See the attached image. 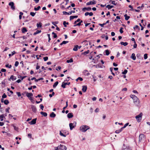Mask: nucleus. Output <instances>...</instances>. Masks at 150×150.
<instances>
[{
	"instance_id": "obj_41",
	"label": "nucleus",
	"mask_w": 150,
	"mask_h": 150,
	"mask_svg": "<svg viewBox=\"0 0 150 150\" xmlns=\"http://www.w3.org/2000/svg\"><path fill=\"white\" fill-rule=\"evenodd\" d=\"M111 2V3L115 5H116L117 4V3H115V1H112L110 0L109 1V2Z\"/></svg>"
},
{
	"instance_id": "obj_52",
	"label": "nucleus",
	"mask_w": 150,
	"mask_h": 150,
	"mask_svg": "<svg viewBox=\"0 0 150 150\" xmlns=\"http://www.w3.org/2000/svg\"><path fill=\"white\" fill-rule=\"evenodd\" d=\"M80 21V19H79V18H78V19H77V20L75 21L74 22V24H76L77 22H79Z\"/></svg>"
},
{
	"instance_id": "obj_49",
	"label": "nucleus",
	"mask_w": 150,
	"mask_h": 150,
	"mask_svg": "<svg viewBox=\"0 0 150 150\" xmlns=\"http://www.w3.org/2000/svg\"><path fill=\"white\" fill-rule=\"evenodd\" d=\"M35 13L33 12H31L30 13V15L33 17L34 16H35Z\"/></svg>"
},
{
	"instance_id": "obj_31",
	"label": "nucleus",
	"mask_w": 150,
	"mask_h": 150,
	"mask_svg": "<svg viewBox=\"0 0 150 150\" xmlns=\"http://www.w3.org/2000/svg\"><path fill=\"white\" fill-rule=\"evenodd\" d=\"M69 42L68 41H63L60 44V45H62L63 44H66L67 43H68V42Z\"/></svg>"
},
{
	"instance_id": "obj_43",
	"label": "nucleus",
	"mask_w": 150,
	"mask_h": 150,
	"mask_svg": "<svg viewBox=\"0 0 150 150\" xmlns=\"http://www.w3.org/2000/svg\"><path fill=\"white\" fill-rule=\"evenodd\" d=\"M110 70L111 72V74L114 76H115V74L112 72L113 68L112 67H110Z\"/></svg>"
},
{
	"instance_id": "obj_38",
	"label": "nucleus",
	"mask_w": 150,
	"mask_h": 150,
	"mask_svg": "<svg viewBox=\"0 0 150 150\" xmlns=\"http://www.w3.org/2000/svg\"><path fill=\"white\" fill-rule=\"evenodd\" d=\"M73 61V59L72 58L70 59L69 60H68L67 61V63L72 62Z\"/></svg>"
},
{
	"instance_id": "obj_51",
	"label": "nucleus",
	"mask_w": 150,
	"mask_h": 150,
	"mask_svg": "<svg viewBox=\"0 0 150 150\" xmlns=\"http://www.w3.org/2000/svg\"><path fill=\"white\" fill-rule=\"evenodd\" d=\"M19 64V62L18 61H17L15 62V66L16 67H17Z\"/></svg>"
},
{
	"instance_id": "obj_1",
	"label": "nucleus",
	"mask_w": 150,
	"mask_h": 150,
	"mask_svg": "<svg viewBox=\"0 0 150 150\" xmlns=\"http://www.w3.org/2000/svg\"><path fill=\"white\" fill-rule=\"evenodd\" d=\"M89 129L90 127L86 125H82L80 127V130L82 132H85Z\"/></svg>"
},
{
	"instance_id": "obj_47",
	"label": "nucleus",
	"mask_w": 150,
	"mask_h": 150,
	"mask_svg": "<svg viewBox=\"0 0 150 150\" xmlns=\"http://www.w3.org/2000/svg\"><path fill=\"white\" fill-rule=\"evenodd\" d=\"M43 79V78H41L38 79H35V82H38L40 80H42Z\"/></svg>"
},
{
	"instance_id": "obj_28",
	"label": "nucleus",
	"mask_w": 150,
	"mask_h": 150,
	"mask_svg": "<svg viewBox=\"0 0 150 150\" xmlns=\"http://www.w3.org/2000/svg\"><path fill=\"white\" fill-rule=\"evenodd\" d=\"M78 45H75L74 48H73V50L74 51H76L78 50Z\"/></svg>"
},
{
	"instance_id": "obj_15",
	"label": "nucleus",
	"mask_w": 150,
	"mask_h": 150,
	"mask_svg": "<svg viewBox=\"0 0 150 150\" xmlns=\"http://www.w3.org/2000/svg\"><path fill=\"white\" fill-rule=\"evenodd\" d=\"M110 54V52L109 50H105V52L103 53V54L104 55H108Z\"/></svg>"
},
{
	"instance_id": "obj_9",
	"label": "nucleus",
	"mask_w": 150,
	"mask_h": 150,
	"mask_svg": "<svg viewBox=\"0 0 150 150\" xmlns=\"http://www.w3.org/2000/svg\"><path fill=\"white\" fill-rule=\"evenodd\" d=\"M70 84V82H68V83H64V82H63L62 83V84L61 86L62 87H63V88H66V85H69Z\"/></svg>"
},
{
	"instance_id": "obj_22",
	"label": "nucleus",
	"mask_w": 150,
	"mask_h": 150,
	"mask_svg": "<svg viewBox=\"0 0 150 150\" xmlns=\"http://www.w3.org/2000/svg\"><path fill=\"white\" fill-rule=\"evenodd\" d=\"M56 115V114L54 112H52L50 115V116L51 117H54Z\"/></svg>"
},
{
	"instance_id": "obj_54",
	"label": "nucleus",
	"mask_w": 150,
	"mask_h": 150,
	"mask_svg": "<svg viewBox=\"0 0 150 150\" xmlns=\"http://www.w3.org/2000/svg\"><path fill=\"white\" fill-rule=\"evenodd\" d=\"M81 25V24L80 22H79V23H77V24H75L74 25V27H76V26H79L80 25Z\"/></svg>"
},
{
	"instance_id": "obj_5",
	"label": "nucleus",
	"mask_w": 150,
	"mask_h": 150,
	"mask_svg": "<svg viewBox=\"0 0 150 150\" xmlns=\"http://www.w3.org/2000/svg\"><path fill=\"white\" fill-rule=\"evenodd\" d=\"M130 97L133 99L134 102V103L137 102L138 100L137 97L134 95H130Z\"/></svg>"
},
{
	"instance_id": "obj_62",
	"label": "nucleus",
	"mask_w": 150,
	"mask_h": 150,
	"mask_svg": "<svg viewBox=\"0 0 150 150\" xmlns=\"http://www.w3.org/2000/svg\"><path fill=\"white\" fill-rule=\"evenodd\" d=\"M129 7L131 8V9L130 10V11H133L134 10L132 6L130 5H129Z\"/></svg>"
},
{
	"instance_id": "obj_53",
	"label": "nucleus",
	"mask_w": 150,
	"mask_h": 150,
	"mask_svg": "<svg viewBox=\"0 0 150 150\" xmlns=\"http://www.w3.org/2000/svg\"><path fill=\"white\" fill-rule=\"evenodd\" d=\"M147 54H145L144 55V59H146L147 58Z\"/></svg>"
},
{
	"instance_id": "obj_34",
	"label": "nucleus",
	"mask_w": 150,
	"mask_h": 150,
	"mask_svg": "<svg viewBox=\"0 0 150 150\" xmlns=\"http://www.w3.org/2000/svg\"><path fill=\"white\" fill-rule=\"evenodd\" d=\"M4 117V115L3 114L1 115H0V119L1 121H3V118Z\"/></svg>"
},
{
	"instance_id": "obj_29",
	"label": "nucleus",
	"mask_w": 150,
	"mask_h": 150,
	"mask_svg": "<svg viewBox=\"0 0 150 150\" xmlns=\"http://www.w3.org/2000/svg\"><path fill=\"white\" fill-rule=\"evenodd\" d=\"M114 7L113 6L108 5L106 6V8H107L108 9H110L112 8H113Z\"/></svg>"
},
{
	"instance_id": "obj_19",
	"label": "nucleus",
	"mask_w": 150,
	"mask_h": 150,
	"mask_svg": "<svg viewBox=\"0 0 150 150\" xmlns=\"http://www.w3.org/2000/svg\"><path fill=\"white\" fill-rule=\"evenodd\" d=\"M69 126L71 130H72L73 128L74 127V126L73 125V124L72 123H69Z\"/></svg>"
},
{
	"instance_id": "obj_12",
	"label": "nucleus",
	"mask_w": 150,
	"mask_h": 150,
	"mask_svg": "<svg viewBox=\"0 0 150 150\" xmlns=\"http://www.w3.org/2000/svg\"><path fill=\"white\" fill-rule=\"evenodd\" d=\"M31 108L32 109V111L33 112L35 113L36 112L37 109H36V107L35 106H34L33 105H32L31 106Z\"/></svg>"
},
{
	"instance_id": "obj_14",
	"label": "nucleus",
	"mask_w": 150,
	"mask_h": 150,
	"mask_svg": "<svg viewBox=\"0 0 150 150\" xmlns=\"http://www.w3.org/2000/svg\"><path fill=\"white\" fill-rule=\"evenodd\" d=\"M83 73L85 74V75L88 76L90 75V74L89 73L87 70H85L83 71Z\"/></svg>"
},
{
	"instance_id": "obj_60",
	"label": "nucleus",
	"mask_w": 150,
	"mask_h": 150,
	"mask_svg": "<svg viewBox=\"0 0 150 150\" xmlns=\"http://www.w3.org/2000/svg\"><path fill=\"white\" fill-rule=\"evenodd\" d=\"M10 109V108L8 107L7 108H6L5 110V111L6 112L9 113V110Z\"/></svg>"
},
{
	"instance_id": "obj_44",
	"label": "nucleus",
	"mask_w": 150,
	"mask_h": 150,
	"mask_svg": "<svg viewBox=\"0 0 150 150\" xmlns=\"http://www.w3.org/2000/svg\"><path fill=\"white\" fill-rule=\"evenodd\" d=\"M66 24L68 25L69 24V23L68 22H66L65 21H64L63 23V24L65 27H67V25H66Z\"/></svg>"
},
{
	"instance_id": "obj_23",
	"label": "nucleus",
	"mask_w": 150,
	"mask_h": 150,
	"mask_svg": "<svg viewBox=\"0 0 150 150\" xmlns=\"http://www.w3.org/2000/svg\"><path fill=\"white\" fill-rule=\"evenodd\" d=\"M124 16L125 17V19L127 21L130 18V17L129 16H128L127 14H125Z\"/></svg>"
},
{
	"instance_id": "obj_21",
	"label": "nucleus",
	"mask_w": 150,
	"mask_h": 150,
	"mask_svg": "<svg viewBox=\"0 0 150 150\" xmlns=\"http://www.w3.org/2000/svg\"><path fill=\"white\" fill-rule=\"evenodd\" d=\"M27 31V30L25 27L23 28L22 30V32L23 33H25V32Z\"/></svg>"
},
{
	"instance_id": "obj_42",
	"label": "nucleus",
	"mask_w": 150,
	"mask_h": 150,
	"mask_svg": "<svg viewBox=\"0 0 150 150\" xmlns=\"http://www.w3.org/2000/svg\"><path fill=\"white\" fill-rule=\"evenodd\" d=\"M40 8V6H38L37 7H35L34 8V10L37 11L39 10V9Z\"/></svg>"
},
{
	"instance_id": "obj_25",
	"label": "nucleus",
	"mask_w": 150,
	"mask_h": 150,
	"mask_svg": "<svg viewBox=\"0 0 150 150\" xmlns=\"http://www.w3.org/2000/svg\"><path fill=\"white\" fill-rule=\"evenodd\" d=\"M120 44L121 45H123L124 46H126L128 45V43L127 42H121Z\"/></svg>"
},
{
	"instance_id": "obj_16",
	"label": "nucleus",
	"mask_w": 150,
	"mask_h": 150,
	"mask_svg": "<svg viewBox=\"0 0 150 150\" xmlns=\"http://www.w3.org/2000/svg\"><path fill=\"white\" fill-rule=\"evenodd\" d=\"M87 89V86H82V91L85 92L86 91Z\"/></svg>"
},
{
	"instance_id": "obj_3",
	"label": "nucleus",
	"mask_w": 150,
	"mask_h": 150,
	"mask_svg": "<svg viewBox=\"0 0 150 150\" xmlns=\"http://www.w3.org/2000/svg\"><path fill=\"white\" fill-rule=\"evenodd\" d=\"M142 115V113L141 112L139 115H137L135 117V118L138 122H139L141 121Z\"/></svg>"
},
{
	"instance_id": "obj_10",
	"label": "nucleus",
	"mask_w": 150,
	"mask_h": 150,
	"mask_svg": "<svg viewBox=\"0 0 150 150\" xmlns=\"http://www.w3.org/2000/svg\"><path fill=\"white\" fill-rule=\"evenodd\" d=\"M91 10V8L90 7H88L87 8L84 7L82 9V10L83 11H85L86 10L88 11H90Z\"/></svg>"
},
{
	"instance_id": "obj_50",
	"label": "nucleus",
	"mask_w": 150,
	"mask_h": 150,
	"mask_svg": "<svg viewBox=\"0 0 150 150\" xmlns=\"http://www.w3.org/2000/svg\"><path fill=\"white\" fill-rule=\"evenodd\" d=\"M129 124L128 123H127L125 124L124 126L123 127H122L121 128L123 129L125 128Z\"/></svg>"
},
{
	"instance_id": "obj_2",
	"label": "nucleus",
	"mask_w": 150,
	"mask_h": 150,
	"mask_svg": "<svg viewBox=\"0 0 150 150\" xmlns=\"http://www.w3.org/2000/svg\"><path fill=\"white\" fill-rule=\"evenodd\" d=\"M26 96L28 98L29 100H30L32 103H33L32 100H33V98L32 97L33 96V94L30 93H28L26 92Z\"/></svg>"
},
{
	"instance_id": "obj_20",
	"label": "nucleus",
	"mask_w": 150,
	"mask_h": 150,
	"mask_svg": "<svg viewBox=\"0 0 150 150\" xmlns=\"http://www.w3.org/2000/svg\"><path fill=\"white\" fill-rule=\"evenodd\" d=\"M78 17V16H71L70 17V20H71L74 18H77Z\"/></svg>"
},
{
	"instance_id": "obj_37",
	"label": "nucleus",
	"mask_w": 150,
	"mask_h": 150,
	"mask_svg": "<svg viewBox=\"0 0 150 150\" xmlns=\"http://www.w3.org/2000/svg\"><path fill=\"white\" fill-rule=\"evenodd\" d=\"M4 103L5 105H7L9 104V102L8 100H4Z\"/></svg>"
},
{
	"instance_id": "obj_6",
	"label": "nucleus",
	"mask_w": 150,
	"mask_h": 150,
	"mask_svg": "<svg viewBox=\"0 0 150 150\" xmlns=\"http://www.w3.org/2000/svg\"><path fill=\"white\" fill-rule=\"evenodd\" d=\"M8 5L11 6V8L13 10L15 9V6L14 5V3L13 2H11L8 4Z\"/></svg>"
},
{
	"instance_id": "obj_64",
	"label": "nucleus",
	"mask_w": 150,
	"mask_h": 150,
	"mask_svg": "<svg viewBox=\"0 0 150 150\" xmlns=\"http://www.w3.org/2000/svg\"><path fill=\"white\" fill-rule=\"evenodd\" d=\"M40 67V66L39 65H38V63H37V65L36 67V69L37 70Z\"/></svg>"
},
{
	"instance_id": "obj_45",
	"label": "nucleus",
	"mask_w": 150,
	"mask_h": 150,
	"mask_svg": "<svg viewBox=\"0 0 150 150\" xmlns=\"http://www.w3.org/2000/svg\"><path fill=\"white\" fill-rule=\"evenodd\" d=\"M52 35H53V38H56L57 37V35H56V34H55V33H54V32H53L52 33Z\"/></svg>"
},
{
	"instance_id": "obj_39",
	"label": "nucleus",
	"mask_w": 150,
	"mask_h": 150,
	"mask_svg": "<svg viewBox=\"0 0 150 150\" xmlns=\"http://www.w3.org/2000/svg\"><path fill=\"white\" fill-rule=\"evenodd\" d=\"M123 130L121 128L120 129L117 130L115 131V132L117 133H119L120 132H121Z\"/></svg>"
},
{
	"instance_id": "obj_59",
	"label": "nucleus",
	"mask_w": 150,
	"mask_h": 150,
	"mask_svg": "<svg viewBox=\"0 0 150 150\" xmlns=\"http://www.w3.org/2000/svg\"><path fill=\"white\" fill-rule=\"evenodd\" d=\"M40 108L42 110H43V108H44V106L42 104H40Z\"/></svg>"
},
{
	"instance_id": "obj_30",
	"label": "nucleus",
	"mask_w": 150,
	"mask_h": 150,
	"mask_svg": "<svg viewBox=\"0 0 150 150\" xmlns=\"http://www.w3.org/2000/svg\"><path fill=\"white\" fill-rule=\"evenodd\" d=\"M89 50H88L86 52H85L82 53V54H83L84 55H86L87 54H88L89 53Z\"/></svg>"
},
{
	"instance_id": "obj_4",
	"label": "nucleus",
	"mask_w": 150,
	"mask_h": 150,
	"mask_svg": "<svg viewBox=\"0 0 150 150\" xmlns=\"http://www.w3.org/2000/svg\"><path fill=\"white\" fill-rule=\"evenodd\" d=\"M57 149L58 150H66L67 148L65 146L60 144L57 147Z\"/></svg>"
},
{
	"instance_id": "obj_33",
	"label": "nucleus",
	"mask_w": 150,
	"mask_h": 150,
	"mask_svg": "<svg viewBox=\"0 0 150 150\" xmlns=\"http://www.w3.org/2000/svg\"><path fill=\"white\" fill-rule=\"evenodd\" d=\"M58 82L57 81L53 85V87L54 88H55L58 84Z\"/></svg>"
},
{
	"instance_id": "obj_58",
	"label": "nucleus",
	"mask_w": 150,
	"mask_h": 150,
	"mask_svg": "<svg viewBox=\"0 0 150 150\" xmlns=\"http://www.w3.org/2000/svg\"><path fill=\"white\" fill-rule=\"evenodd\" d=\"M43 59L45 61H46L48 59V57H44Z\"/></svg>"
},
{
	"instance_id": "obj_61",
	"label": "nucleus",
	"mask_w": 150,
	"mask_h": 150,
	"mask_svg": "<svg viewBox=\"0 0 150 150\" xmlns=\"http://www.w3.org/2000/svg\"><path fill=\"white\" fill-rule=\"evenodd\" d=\"M16 93L18 97H20L21 96V93L20 92H17Z\"/></svg>"
},
{
	"instance_id": "obj_32",
	"label": "nucleus",
	"mask_w": 150,
	"mask_h": 150,
	"mask_svg": "<svg viewBox=\"0 0 150 150\" xmlns=\"http://www.w3.org/2000/svg\"><path fill=\"white\" fill-rule=\"evenodd\" d=\"M37 25L38 28H41L42 26V24L41 22L37 24Z\"/></svg>"
},
{
	"instance_id": "obj_13",
	"label": "nucleus",
	"mask_w": 150,
	"mask_h": 150,
	"mask_svg": "<svg viewBox=\"0 0 150 150\" xmlns=\"http://www.w3.org/2000/svg\"><path fill=\"white\" fill-rule=\"evenodd\" d=\"M16 79V76H14L13 75H11L10 78L8 79V80L10 81L11 79L12 81H13Z\"/></svg>"
},
{
	"instance_id": "obj_35",
	"label": "nucleus",
	"mask_w": 150,
	"mask_h": 150,
	"mask_svg": "<svg viewBox=\"0 0 150 150\" xmlns=\"http://www.w3.org/2000/svg\"><path fill=\"white\" fill-rule=\"evenodd\" d=\"M16 53V52L15 51H13V52H11V54H9L8 56L9 57H11V56L13 55L14 54H15Z\"/></svg>"
},
{
	"instance_id": "obj_18",
	"label": "nucleus",
	"mask_w": 150,
	"mask_h": 150,
	"mask_svg": "<svg viewBox=\"0 0 150 150\" xmlns=\"http://www.w3.org/2000/svg\"><path fill=\"white\" fill-rule=\"evenodd\" d=\"M131 58L133 60H134L136 59V57L135 56V54L134 53H132V55L131 56Z\"/></svg>"
},
{
	"instance_id": "obj_26",
	"label": "nucleus",
	"mask_w": 150,
	"mask_h": 150,
	"mask_svg": "<svg viewBox=\"0 0 150 150\" xmlns=\"http://www.w3.org/2000/svg\"><path fill=\"white\" fill-rule=\"evenodd\" d=\"M41 30H37L36 31V32L34 33H33V35H36L41 33Z\"/></svg>"
},
{
	"instance_id": "obj_57",
	"label": "nucleus",
	"mask_w": 150,
	"mask_h": 150,
	"mask_svg": "<svg viewBox=\"0 0 150 150\" xmlns=\"http://www.w3.org/2000/svg\"><path fill=\"white\" fill-rule=\"evenodd\" d=\"M54 94H55V93H54V92H52V94H50L49 95V96L51 98V97H52V96H54Z\"/></svg>"
},
{
	"instance_id": "obj_48",
	"label": "nucleus",
	"mask_w": 150,
	"mask_h": 150,
	"mask_svg": "<svg viewBox=\"0 0 150 150\" xmlns=\"http://www.w3.org/2000/svg\"><path fill=\"white\" fill-rule=\"evenodd\" d=\"M127 72V70L126 69H125L124 71L122 72V73L123 74H126Z\"/></svg>"
},
{
	"instance_id": "obj_56",
	"label": "nucleus",
	"mask_w": 150,
	"mask_h": 150,
	"mask_svg": "<svg viewBox=\"0 0 150 150\" xmlns=\"http://www.w3.org/2000/svg\"><path fill=\"white\" fill-rule=\"evenodd\" d=\"M123 29V28L122 27H121L120 30V32L121 33H122L123 32V31L122 30Z\"/></svg>"
},
{
	"instance_id": "obj_55",
	"label": "nucleus",
	"mask_w": 150,
	"mask_h": 150,
	"mask_svg": "<svg viewBox=\"0 0 150 150\" xmlns=\"http://www.w3.org/2000/svg\"><path fill=\"white\" fill-rule=\"evenodd\" d=\"M6 97H7V96L5 93H4L3 94V95H2V98H5Z\"/></svg>"
},
{
	"instance_id": "obj_36",
	"label": "nucleus",
	"mask_w": 150,
	"mask_h": 150,
	"mask_svg": "<svg viewBox=\"0 0 150 150\" xmlns=\"http://www.w3.org/2000/svg\"><path fill=\"white\" fill-rule=\"evenodd\" d=\"M5 67L7 68H8L9 69H11V68L12 66L11 65H9L8 64H7L6 65Z\"/></svg>"
},
{
	"instance_id": "obj_63",
	"label": "nucleus",
	"mask_w": 150,
	"mask_h": 150,
	"mask_svg": "<svg viewBox=\"0 0 150 150\" xmlns=\"http://www.w3.org/2000/svg\"><path fill=\"white\" fill-rule=\"evenodd\" d=\"M52 24L54 25L55 26H57V25H56V24H57V23L56 22H52Z\"/></svg>"
},
{
	"instance_id": "obj_11",
	"label": "nucleus",
	"mask_w": 150,
	"mask_h": 150,
	"mask_svg": "<svg viewBox=\"0 0 150 150\" xmlns=\"http://www.w3.org/2000/svg\"><path fill=\"white\" fill-rule=\"evenodd\" d=\"M36 118L33 119L31 121L29 122V124L30 125H34L36 123Z\"/></svg>"
},
{
	"instance_id": "obj_40",
	"label": "nucleus",
	"mask_w": 150,
	"mask_h": 150,
	"mask_svg": "<svg viewBox=\"0 0 150 150\" xmlns=\"http://www.w3.org/2000/svg\"><path fill=\"white\" fill-rule=\"evenodd\" d=\"M60 135L61 136H62L64 137H66V135L65 134H64L63 133H62L61 131H60V133H59Z\"/></svg>"
},
{
	"instance_id": "obj_24",
	"label": "nucleus",
	"mask_w": 150,
	"mask_h": 150,
	"mask_svg": "<svg viewBox=\"0 0 150 150\" xmlns=\"http://www.w3.org/2000/svg\"><path fill=\"white\" fill-rule=\"evenodd\" d=\"M40 114L41 115H43L44 117H46L47 115V113L46 112H41Z\"/></svg>"
},
{
	"instance_id": "obj_7",
	"label": "nucleus",
	"mask_w": 150,
	"mask_h": 150,
	"mask_svg": "<svg viewBox=\"0 0 150 150\" xmlns=\"http://www.w3.org/2000/svg\"><path fill=\"white\" fill-rule=\"evenodd\" d=\"M139 142H141L142 141V139H145V135L144 134H140L139 137Z\"/></svg>"
},
{
	"instance_id": "obj_46",
	"label": "nucleus",
	"mask_w": 150,
	"mask_h": 150,
	"mask_svg": "<svg viewBox=\"0 0 150 150\" xmlns=\"http://www.w3.org/2000/svg\"><path fill=\"white\" fill-rule=\"evenodd\" d=\"M78 80H80L81 81H82L83 80V79L81 77H79L76 79V81H78Z\"/></svg>"
},
{
	"instance_id": "obj_8",
	"label": "nucleus",
	"mask_w": 150,
	"mask_h": 150,
	"mask_svg": "<svg viewBox=\"0 0 150 150\" xmlns=\"http://www.w3.org/2000/svg\"><path fill=\"white\" fill-rule=\"evenodd\" d=\"M96 4V1L94 0H93L92 1H90L87 2L86 5L87 6H89L91 5L95 4Z\"/></svg>"
},
{
	"instance_id": "obj_27",
	"label": "nucleus",
	"mask_w": 150,
	"mask_h": 150,
	"mask_svg": "<svg viewBox=\"0 0 150 150\" xmlns=\"http://www.w3.org/2000/svg\"><path fill=\"white\" fill-rule=\"evenodd\" d=\"M122 150H132L129 147H126L125 148H123Z\"/></svg>"
},
{
	"instance_id": "obj_17",
	"label": "nucleus",
	"mask_w": 150,
	"mask_h": 150,
	"mask_svg": "<svg viewBox=\"0 0 150 150\" xmlns=\"http://www.w3.org/2000/svg\"><path fill=\"white\" fill-rule=\"evenodd\" d=\"M67 116L69 118H70L73 117V115L72 113H69L67 114Z\"/></svg>"
}]
</instances>
